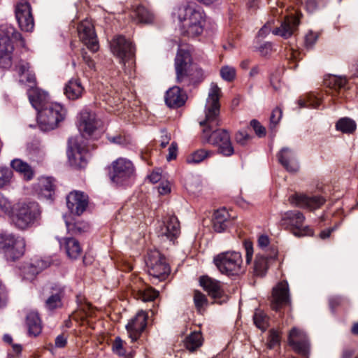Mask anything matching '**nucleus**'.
<instances>
[{
	"label": "nucleus",
	"instance_id": "nucleus-1",
	"mask_svg": "<svg viewBox=\"0 0 358 358\" xmlns=\"http://www.w3.org/2000/svg\"><path fill=\"white\" fill-rule=\"evenodd\" d=\"M221 89L215 83L210 86L208 98L205 106V119L199 122L203 127V139L217 148V152L225 157H230L234 153V148L231 141L230 135L226 129H217L220 124V102Z\"/></svg>",
	"mask_w": 358,
	"mask_h": 358
},
{
	"label": "nucleus",
	"instance_id": "nucleus-2",
	"mask_svg": "<svg viewBox=\"0 0 358 358\" xmlns=\"http://www.w3.org/2000/svg\"><path fill=\"white\" fill-rule=\"evenodd\" d=\"M173 15L181 22L182 35L189 38L201 36L206 23L204 10L196 4L181 6L174 10Z\"/></svg>",
	"mask_w": 358,
	"mask_h": 358
},
{
	"label": "nucleus",
	"instance_id": "nucleus-3",
	"mask_svg": "<svg viewBox=\"0 0 358 358\" xmlns=\"http://www.w3.org/2000/svg\"><path fill=\"white\" fill-rule=\"evenodd\" d=\"M174 66L178 83L189 85L195 77L204 76L203 70L192 63L190 52L185 49H178Z\"/></svg>",
	"mask_w": 358,
	"mask_h": 358
},
{
	"label": "nucleus",
	"instance_id": "nucleus-4",
	"mask_svg": "<svg viewBox=\"0 0 358 358\" xmlns=\"http://www.w3.org/2000/svg\"><path fill=\"white\" fill-rule=\"evenodd\" d=\"M40 214L41 211L37 203L19 201L13 205V212L10 219L17 228L26 229L34 224Z\"/></svg>",
	"mask_w": 358,
	"mask_h": 358
},
{
	"label": "nucleus",
	"instance_id": "nucleus-5",
	"mask_svg": "<svg viewBox=\"0 0 358 358\" xmlns=\"http://www.w3.org/2000/svg\"><path fill=\"white\" fill-rule=\"evenodd\" d=\"M213 262L221 273L228 276L238 275L245 270L242 255L239 252H221L214 257Z\"/></svg>",
	"mask_w": 358,
	"mask_h": 358
},
{
	"label": "nucleus",
	"instance_id": "nucleus-6",
	"mask_svg": "<svg viewBox=\"0 0 358 358\" xmlns=\"http://www.w3.org/2000/svg\"><path fill=\"white\" fill-rule=\"evenodd\" d=\"M66 115V110L57 103H49L38 112V122L41 130L48 131L57 127Z\"/></svg>",
	"mask_w": 358,
	"mask_h": 358
},
{
	"label": "nucleus",
	"instance_id": "nucleus-7",
	"mask_svg": "<svg viewBox=\"0 0 358 358\" xmlns=\"http://www.w3.org/2000/svg\"><path fill=\"white\" fill-rule=\"evenodd\" d=\"M305 216L297 210H288L281 214L280 224L286 229L292 231L296 236H311L313 230L308 226H304Z\"/></svg>",
	"mask_w": 358,
	"mask_h": 358
},
{
	"label": "nucleus",
	"instance_id": "nucleus-8",
	"mask_svg": "<svg viewBox=\"0 0 358 358\" xmlns=\"http://www.w3.org/2000/svg\"><path fill=\"white\" fill-rule=\"evenodd\" d=\"M0 248L8 259L15 261L22 257L25 250L24 239L10 234H0Z\"/></svg>",
	"mask_w": 358,
	"mask_h": 358
},
{
	"label": "nucleus",
	"instance_id": "nucleus-9",
	"mask_svg": "<svg viewBox=\"0 0 358 358\" xmlns=\"http://www.w3.org/2000/svg\"><path fill=\"white\" fill-rule=\"evenodd\" d=\"M110 50L117 56L126 70L127 63L129 67L134 64V48L132 43L122 36L115 37L110 42Z\"/></svg>",
	"mask_w": 358,
	"mask_h": 358
},
{
	"label": "nucleus",
	"instance_id": "nucleus-10",
	"mask_svg": "<svg viewBox=\"0 0 358 358\" xmlns=\"http://www.w3.org/2000/svg\"><path fill=\"white\" fill-rule=\"evenodd\" d=\"M146 264L149 275L154 279L164 280L170 273L169 266L158 250L150 251L148 254Z\"/></svg>",
	"mask_w": 358,
	"mask_h": 358
},
{
	"label": "nucleus",
	"instance_id": "nucleus-11",
	"mask_svg": "<svg viewBox=\"0 0 358 358\" xmlns=\"http://www.w3.org/2000/svg\"><path fill=\"white\" fill-rule=\"evenodd\" d=\"M134 166L131 161L120 157L112 163L110 173L111 180L117 185L126 184L134 175Z\"/></svg>",
	"mask_w": 358,
	"mask_h": 358
},
{
	"label": "nucleus",
	"instance_id": "nucleus-12",
	"mask_svg": "<svg viewBox=\"0 0 358 358\" xmlns=\"http://www.w3.org/2000/svg\"><path fill=\"white\" fill-rule=\"evenodd\" d=\"M15 14L21 30L31 32L34 28V20L30 3L24 0L18 1L15 6Z\"/></svg>",
	"mask_w": 358,
	"mask_h": 358
},
{
	"label": "nucleus",
	"instance_id": "nucleus-13",
	"mask_svg": "<svg viewBox=\"0 0 358 358\" xmlns=\"http://www.w3.org/2000/svg\"><path fill=\"white\" fill-rule=\"evenodd\" d=\"M199 282L216 303L222 304L228 300V296L224 293L223 285L220 281L208 276H202L200 278Z\"/></svg>",
	"mask_w": 358,
	"mask_h": 358
},
{
	"label": "nucleus",
	"instance_id": "nucleus-14",
	"mask_svg": "<svg viewBox=\"0 0 358 358\" xmlns=\"http://www.w3.org/2000/svg\"><path fill=\"white\" fill-rule=\"evenodd\" d=\"M78 31L80 41L90 51L94 52L99 50L96 34L91 22L85 20L80 22L78 27Z\"/></svg>",
	"mask_w": 358,
	"mask_h": 358
},
{
	"label": "nucleus",
	"instance_id": "nucleus-15",
	"mask_svg": "<svg viewBox=\"0 0 358 358\" xmlns=\"http://www.w3.org/2000/svg\"><path fill=\"white\" fill-rule=\"evenodd\" d=\"M148 314L143 310L138 311L126 325V329L129 337L132 342L136 341L147 325Z\"/></svg>",
	"mask_w": 358,
	"mask_h": 358
},
{
	"label": "nucleus",
	"instance_id": "nucleus-16",
	"mask_svg": "<svg viewBox=\"0 0 358 358\" xmlns=\"http://www.w3.org/2000/svg\"><path fill=\"white\" fill-rule=\"evenodd\" d=\"M289 344L294 350L302 355H306L309 350V343L305 332L298 328L291 329L288 337Z\"/></svg>",
	"mask_w": 358,
	"mask_h": 358
},
{
	"label": "nucleus",
	"instance_id": "nucleus-17",
	"mask_svg": "<svg viewBox=\"0 0 358 358\" xmlns=\"http://www.w3.org/2000/svg\"><path fill=\"white\" fill-rule=\"evenodd\" d=\"M289 201L296 206L314 210L320 208L326 199L321 196H308L303 194H295L289 196Z\"/></svg>",
	"mask_w": 358,
	"mask_h": 358
},
{
	"label": "nucleus",
	"instance_id": "nucleus-18",
	"mask_svg": "<svg viewBox=\"0 0 358 358\" xmlns=\"http://www.w3.org/2000/svg\"><path fill=\"white\" fill-rule=\"evenodd\" d=\"M66 205L71 213L80 215L88 205V196L80 191H73L66 196Z\"/></svg>",
	"mask_w": 358,
	"mask_h": 358
},
{
	"label": "nucleus",
	"instance_id": "nucleus-19",
	"mask_svg": "<svg viewBox=\"0 0 358 358\" xmlns=\"http://www.w3.org/2000/svg\"><path fill=\"white\" fill-rule=\"evenodd\" d=\"M159 237H166L173 241L180 234V225L178 218L170 215L164 219L157 230Z\"/></svg>",
	"mask_w": 358,
	"mask_h": 358
},
{
	"label": "nucleus",
	"instance_id": "nucleus-20",
	"mask_svg": "<svg viewBox=\"0 0 358 358\" xmlns=\"http://www.w3.org/2000/svg\"><path fill=\"white\" fill-rule=\"evenodd\" d=\"M272 296L271 308L275 310H278L282 306L289 304L290 299L287 282L282 281L279 282L273 289Z\"/></svg>",
	"mask_w": 358,
	"mask_h": 358
},
{
	"label": "nucleus",
	"instance_id": "nucleus-21",
	"mask_svg": "<svg viewBox=\"0 0 358 358\" xmlns=\"http://www.w3.org/2000/svg\"><path fill=\"white\" fill-rule=\"evenodd\" d=\"M85 149L78 145L76 140L71 138L69 140V149L67 155L69 161L72 166L76 168H84L87 162L83 155Z\"/></svg>",
	"mask_w": 358,
	"mask_h": 358
},
{
	"label": "nucleus",
	"instance_id": "nucleus-22",
	"mask_svg": "<svg viewBox=\"0 0 358 358\" xmlns=\"http://www.w3.org/2000/svg\"><path fill=\"white\" fill-rule=\"evenodd\" d=\"M100 125V122L96 119V115L94 113L83 110L80 113L78 119V129L83 133L82 135L85 134L90 136L94 131Z\"/></svg>",
	"mask_w": 358,
	"mask_h": 358
},
{
	"label": "nucleus",
	"instance_id": "nucleus-23",
	"mask_svg": "<svg viewBox=\"0 0 358 358\" xmlns=\"http://www.w3.org/2000/svg\"><path fill=\"white\" fill-rule=\"evenodd\" d=\"M50 265L49 261L37 259L23 264L20 268L21 273L24 279L31 280L38 273Z\"/></svg>",
	"mask_w": 358,
	"mask_h": 358
},
{
	"label": "nucleus",
	"instance_id": "nucleus-24",
	"mask_svg": "<svg viewBox=\"0 0 358 358\" xmlns=\"http://www.w3.org/2000/svg\"><path fill=\"white\" fill-rule=\"evenodd\" d=\"M0 47L6 46L8 44H13L12 40L20 41L22 46H24V41L20 33L17 32L15 27L8 23L2 24L0 26Z\"/></svg>",
	"mask_w": 358,
	"mask_h": 358
},
{
	"label": "nucleus",
	"instance_id": "nucleus-25",
	"mask_svg": "<svg viewBox=\"0 0 358 358\" xmlns=\"http://www.w3.org/2000/svg\"><path fill=\"white\" fill-rule=\"evenodd\" d=\"M279 162L289 172H296L299 164L295 153L288 148H283L278 154Z\"/></svg>",
	"mask_w": 358,
	"mask_h": 358
},
{
	"label": "nucleus",
	"instance_id": "nucleus-26",
	"mask_svg": "<svg viewBox=\"0 0 358 358\" xmlns=\"http://www.w3.org/2000/svg\"><path fill=\"white\" fill-rule=\"evenodd\" d=\"M61 249L64 250L70 259H76L82 253V248L78 240L69 237L59 239Z\"/></svg>",
	"mask_w": 358,
	"mask_h": 358
},
{
	"label": "nucleus",
	"instance_id": "nucleus-27",
	"mask_svg": "<svg viewBox=\"0 0 358 358\" xmlns=\"http://www.w3.org/2000/svg\"><path fill=\"white\" fill-rule=\"evenodd\" d=\"M276 257L277 251L274 249L271 251L270 255H266L264 252L258 254L256 256L254 264V272L255 275L259 276L264 275L268 268L271 261L274 259Z\"/></svg>",
	"mask_w": 358,
	"mask_h": 358
},
{
	"label": "nucleus",
	"instance_id": "nucleus-28",
	"mask_svg": "<svg viewBox=\"0 0 358 358\" xmlns=\"http://www.w3.org/2000/svg\"><path fill=\"white\" fill-rule=\"evenodd\" d=\"M299 24V20L296 17L288 16L282 22L280 27L273 29L272 32L274 35L288 38L293 34Z\"/></svg>",
	"mask_w": 358,
	"mask_h": 358
},
{
	"label": "nucleus",
	"instance_id": "nucleus-29",
	"mask_svg": "<svg viewBox=\"0 0 358 358\" xmlns=\"http://www.w3.org/2000/svg\"><path fill=\"white\" fill-rule=\"evenodd\" d=\"M187 96L180 87H173L166 94L165 102L169 107L178 108L184 105Z\"/></svg>",
	"mask_w": 358,
	"mask_h": 358
},
{
	"label": "nucleus",
	"instance_id": "nucleus-30",
	"mask_svg": "<svg viewBox=\"0 0 358 358\" xmlns=\"http://www.w3.org/2000/svg\"><path fill=\"white\" fill-rule=\"evenodd\" d=\"M84 91L85 89L78 79L70 80L64 88V94L70 100H76L80 98Z\"/></svg>",
	"mask_w": 358,
	"mask_h": 358
},
{
	"label": "nucleus",
	"instance_id": "nucleus-31",
	"mask_svg": "<svg viewBox=\"0 0 358 358\" xmlns=\"http://www.w3.org/2000/svg\"><path fill=\"white\" fill-rule=\"evenodd\" d=\"M28 96L31 106L38 112L48 104L45 103L48 98L47 93L37 88H31L28 91Z\"/></svg>",
	"mask_w": 358,
	"mask_h": 358
},
{
	"label": "nucleus",
	"instance_id": "nucleus-32",
	"mask_svg": "<svg viewBox=\"0 0 358 358\" xmlns=\"http://www.w3.org/2000/svg\"><path fill=\"white\" fill-rule=\"evenodd\" d=\"M229 223V213L224 209L217 210L214 213L213 227L215 231L221 233L224 231Z\"/></svg>",
	"mask_w": 358,
	"mask_h": 358
},
{
	"label": "nucleus",
	"instance_id": "nucleus-33",
	"mask_svg": "<svg viewBox=\"0 0 358 358\" xmlns=\"http://www.w3.org/2000/svg\"><path fill=\"white\" fill-rule=\"evenodd\" d=\"M11 167L20 173L24 180H31L34 176L31 166L20 159H15L10 162Z\"/></svg>",
	"mask_w": 358,
	"mask_h": 358
},
{
	"label": "nucleus",
	"instance_id": "nucleus-34",
	"mask_svg": "<svg viewBox=\"0 0 358 358\" xmlns=\"http://www.w3.org/2000/svg\"><path fill=\"white\" fill-rule=\"evenodd\" d=\"M26 324L30 336H37L42 330L41 319L36 312H30L26 317Z\"/></svg>",
	"mask_w": 358,
	"mask_h": 358
},
{
	"label": "nucleus",
	"instance_id": "nucleus-35",
	"mask_svg": "<svg viewBox=\"0 0 358 358\" xmlns=\"http://www.w3.org/2000/svg\"><path fill=\"white\" fill-rule=\"evenodd\" d=\"M16 68L20 76V81L21 83L27 82L31 84L35 83V75L29 70L30 66L29 63L24 61H21Z\"/></svg>",
	"mask_w": 358,
	"mask_h": 358
},
{
	"label": "nucleus",
	"instance_id": "nucleus-36",
	"mask_svg": "<svg viewBox=\"0 0 358 358\" xmlns=\"http://www.w3.org/2000/svg\"><path fill=\"white\" fill-rule=\"evenodd\" d=\"M40 194L46 199H50L54 193L53 179L50 177H41L38 180Z\"/></svg>",
	"mask_w": 358,
	"mask_h": 358
},
{
	"label": "nucleus",
	"instance_id": "nucleus-37",
	"mask_svg": "<svg viewBox=\"0 0 358 358\" xmlns=\"http://www.w3.org/2000/svg\"><path fill=\"white\" fill-rule=\"evenodd\" d=\"M202 343L203 338L199 331L192 332L184 341L185 348L189 351L196 350Z\"/></svg>",
	"mask_w": 358,
	"mask_h": 358
},
{
	"label": "nucleus",
	"instance_id": "nucleus-38",
	"mask_svg": "<svg viewBox=\"0 0 358 358\" xmlns=\"http://www.w3.org/2000/svg\"><path fill=\"white\" fill-rule=\"evenodd\" d=\"M53 289L54 292H52L51 295L45 301V306L50 310L62 306V293L63 289L61 287H57Z\"/></svg>",
	"mask_w": 358,
	"mask_h": 358
},
{
	"label": "nucleus",
	"instance_id": "nucleus-39",
	"mask_svg": "<svg viewBox=\"0 0 358 358\" xmlns=\"http://www.w3.org/2000/svg\"><path fill=\"white\" fill-rule=\"evenodd\" d=\"M13 51V44L0 47V67L8 69L11 66V54Z\"/></svg>",
	"mask_w": 358,
	"mask_h": 358
},
{
	"label": "nucleus",
	"instance_id": "nucleus-40",
	"mask_svg": "<svg viewBox=\"0 0 358 358\" xmlns=\"http://www.w3.org/2000/svg\"><path fill=\"white\" fill-rule=\"evenodd\" d=\"M210 155V152L204 149H199L187 155L186 162L189 164H199Z\"/></svg>",
	"mask_w": 358,
	"mask_h": 358
},
{
	"label": "nucleus",
	"instance_id": "nucleus-41",
	"mask_svg": "<svg viewBox=\"0 0 358 358\" xmlns=\"http://www.w3.org/2000/svg\"><path fill=\"white\" fill-rule=\"evenodd\" d=\"M28 150L31 159L37 162H41L45 156L44 147L38 143H31L29 146Z\"/></svg>",
	"mask_w": 358,
	"mask_h": 358
},
{
	"label": "nucleus",
	"instance_id": "nucleus-42",
	"mask_svg": "<svg viewBox=\"0 0 358 358\" xmlns=\"http://www.w3.org/2000/svg\"><path fill=\"white\" fill-rule=\"evenodd\" d=\"M336 128L343 133L350 134L356 129V123L350 118L343 117L337 122Z\"/></svg>",
	"mask_w": 358,
	"mask_h": 358
},
{
	"label": "nucleus",
	"instance_id": "nucleus-43",
	"mask_svg": "<svg viewBox=\"0 0 358 358\" xmlns=\"http://www.w3.org/2000/svg\"><path fill=\"white\" fill-rule=\"evenodd\" d=\"M254 323L257 328L262 331H265L268 327V317L266 313L262 310L257 309L253 315Z\"/></svg>",
	"mask_w": 358,
	"mask_h": 358
},
{
	"label": "nucleus",
	"instance_id": "nucleus-44",
	"mask_svg": "<svg viewBox=\"0 0 358 358\" xmlns=\"http://www.w3.org/2000/svg\"><path fill=\"white\" fill-rule=\"evenodd\" d=\"M346 83L347 80L345 77L336 76H330L329 79L325 80L326 85L336 91L338 89L345 88Z\"/></svg>",
	"mask_w": 358,
	"mask_h": 358
},
{
	"label": "nucleus",
	"instance_id": "nucleus-45",
	"mask_svg": "<svg viewBox=\"0 0 358 358\" xmlns=\"http://www.w3.org/2000/svg\"><path fill=\"white\" fill-rule=\"evenodd\" d=\"M137 20L141 23H151L153 21V15L145 7L138 6L135 10Z\"/></svg>",
	"mask_w": 358,
	"mask_h": 358
},
{
	"label": "nucleus",
	"instance_id": "nucleus-46",
	"mask_svg": "<svg viewBox=\"0 0 358 358\" xmlns=\"http://www.w3.org/2000/svg\"><path fill=\"white\" fill-rule=\"evenodd\" d=\"M194 303L199 313H202L208 306V301L204 294L195 290L194 292Z\"/></svg>",
	"mask_w": 358,
	"mask_h": 358
},
{
	"label": "nucleus",
	"instance_id": "nucleus-47",
	"mask_svg": "<svg viewBox=\"0 0 358 358\" xmlns=\"http://www.w3.org/2000/svg\"><path fill=\"white\" fill-rule=\"evenodd\" d=\"M158 292L152 287L139 289L137 293V297L143 301H151L158 296Z\"/></svg>",
	"mask_w": 358,
	"mask_h": 358
},
{
	"label": "nucleus",
	"instance_id": "nucleus-48",
	"mask_svg": "<svg viewBox=\"0 0 358 358\" xmlns=\"http://www.w3.org/2000/svg\"><path fill=\"white\" fill-rule=\"evenodd\" d=\"M13 212V206L10 202L0 194V215H8L10 217Z\"/></svg>",
	"mask_w": 358,
	"mask_h": 358
},
{
	"label": "nucleus",
	"instance_id": "nucleus-49",
	"mask_svg": "<svg viewBox=\"0 0 358 358\" xmlns=\"http://www.w3.org/2000/svg\"><path fill=\"white\" fill-rule=\"evenodd\" d=\"M236 75L235 68L230 66H224L220 69V76L222 78L227 82L234 80Z\"/></svg>",
	"mask_w": 358,
	"mask_h": 358
},
{
	"label": "nucleus",
	"instance_id": "nucleus-50",
	"mask_svg": "<svg viewBox=\"0 0 358 358\" xmlns=\"http://www.w3.org/2000/svg\"><path fill=\"white\" fill-rule=\"evenodd\" d=\"M298 103L301 108L309 107L313 108H317L320 105V99L315 97V96L311 95L308 97L307 101L300 99L299 100Z\"/></svg>",
	"mask_w": 358,
	"mask_h": 358
},
{
	"label": "nucleus",
	"instance_id": "nucleus-51",
	"mask_svg": "<svg viewBox=\"0 0 358 358\" xmlns=\"http://www.w3.org/2000/svg\"><path fill=\"white\" fill-rule=\"evenodd\" d=\"M282 111L281 108L276 107L272 111L270 117V128L271 129H275L276 125L278 124L282 118Z\"/></svg>",
	"mask_w": 358,
	"mask_h": 358
},
{
	"label": "nucleus",
	"instance_id": "nucleus-52",
	"mask_svg": "<svg viewBox=\"0 0 358 358\" xmlns=\"http://www.w3.org/2000/svg\"><path fill=\"white\" fill-rule=\"evenodd\" d=\"M250 140V136L245 130L238 131L235 134L236 142L242 146L247 145Z\"/></svg>",
	"mask_w": 358,
	"mask_h": 358
},
{
	"label": "nucleus",
	"instance_id": "nucleus-53",
	"mask_svg": "<svg viewBox=\"0 0 358 358\" xmlns=\"http://www.w3.org/2000/svg\"><path fill=\"white\" fill-rule=\"evenodd\" d=\"M12 176L11 171L6 167H0V188L6 185Z\"/></svg>",
	"mask_w": 358,
	"mask_h": 358
},
{
	"label": "nucleus",
	"instance_id": "nucleus-54",
	"mask_svg": "<svg viewBox=\"0 0 358 358\" xmlns=\"http://www.w3.org/2000/svg\"><path fill=\"white\" fill-rule=\"evenodd\" d=\"M123 343L124 341L120 337H116L113 342V350L119 356H124L126 353V351L123 348Z\"/></svg>",
	"mask_w": 358,
	"mask_h": 358
},
{
	"label": "nucleus",
	"instance_id": "nucleus-55",
	"mask_svg": "<svg viewBox=\"0 0 358 358\" xmlns=\"http://www.w3.org/2000/svg\"><path fill=\"white\" fill-rule=\"evenodd\" d=\"M250 126L254 129L256 134L259 137H262L266 135V129L261 125V124L256 120H252L250 122Z\"/></svg>",
	"mask_w": 358,
	"mask_h": 358
},
{
	"label": "nucleus",
	"instance_id": "nucleus-56",
	"mask_svg": "<svg viewBox=\"0 0 358 358\" xmlns=\"http://www.w3.org/2000/svg\"><path fill=\"white\" fill-rule=\"evenodd\" d=\"M280 343V336L278 331L272 330L270 332L268 345L269 348H273Z\"/></svg>",
	"mask_w": 358,
	"mask_h": 358
},
{
	"label": "nucleus",
	"instance_id": "nucleus-57",
	"mask_svg": "<svg viewBox=\"0 0 358 358\" xmlns=\"http://www.w3.org/2000/svg\"><path fill=\"white\" fill-rule=\"evenodd\" d=\"M318 36L316 33L309 31L305 37V45L306 48H310L317 40Z\"/></svg>",
	"mask_w": 358,
	"mask_h": 358
},
{
	"label": "nucleus",
	"instance_id": "nucleus-58",
	"mask_svg": "<svg viewBox=\"0 0 358 358\" xmlns=\"http://www.w3.org/2000/svg\"><path fill=\"white\" fill-rule=\"evenodd\" d=\"M244 246L246 252L245 262L246 264H249L251 262L253 256L252 245L251 242L245 241L244 243Z\"/></svg>",
	"mask_w": 358,
	"mask_h": 358
},
{
	"label": "nucleus",
	"instance_id": "nucleus-59",
	"mask_svg": "<svg viewBox=\"0 0 358 358\" xmlns=\"http://www.w3.org/2000/svg\"><path fill=\"white\" fill-rule=\"evenodd\" d=\"M178 154V144L176 142H172L169 148V154L166 157L168 161L175 159Z\"/></svg>",
	"mask_w": 358,
	"mask_h": 358
},
{
	"label": "nucleus",
	"instance_id": "nucleus-60",
	"mask_svg": "<svg viewBox=\"0 0 358 358\" xmlns=\"http://www.w3.org/2000/svg\"><path fill=\"white\" fill-rule=\"evenodd\" d=\"M259 51L262 56H266L272 52V43L266 42L261 45L259 48Z\"/></svg>",
	"mask_w": 358,
	"mask_h": 358
},
{
	"label": "nucleus",
	"instance_id": "nucleus-61",
	"mask_svg": "<svg viewBox=\"0 0 358 358\" xmlns=\"http://www.w3.org/2000/svg\"><path fill=\"white\" fill-rule=\"evenodd\" d=\"M158 192L160 194H166L171 192L170 183L167 181L162 182L158 187Z\"/></svg>",
	"mask_w": 358,
	"mask_h": 358
},
{
	"label": "nucleus",
	"instance_id": "nucleus-62",
	"mask_svg": "<svg viewBox=\"0 0 358 358\" xmlns=\"http://www.w3.org/2000/svg\"><path fill=\"white\" fill-rule=\"evenodd\" d=\"M162 136L160 140V145L162 148H165L171 141V134H168L166 131H162Z\"/></svg>",
	"mask_w": 358,
	"mask_h": 358
},
{
	"label": "nucleus",
	"instance_id": "nucleus-63",
	"mask_svg": "<svg viewBox=\"0 0 358 358\" xmlns=\"http://www.w3.org/2000/svg\"><path fill=\"white\" fill-rule=\"evenodd\" d=\"M108 139L110 143L115 144H123L125 143V138L121 135H116L113 136H108Z\"/></svg>",
	"mask_w": 358,
	"mask_h": 358
},
{
	"label": "nucleus",
	"instance_id": "nucleus-64",
	"mask_svg": "<svg viewBox=\"0 0 358 358\" xmlns=\"http://www.w3.org/2000/svg\"><path fill=\"white\" fill-rule=\"evenodd\" d=\"M269 244V238L266 235H261L258 238V245L262 248H266Z\"/></svg>",
	"mask_w": 358,
	"mask_h": 358
}]
</instances>
